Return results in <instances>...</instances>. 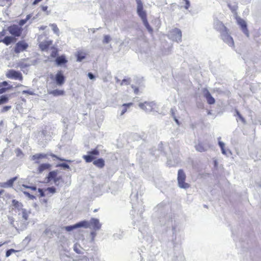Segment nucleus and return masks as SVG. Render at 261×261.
<instances>
[{
  "instance_id": "obj_1",
  "label": "nucleus",
  "mask_w": 261,
  "mask_h": 261,
  "mask_svg": "<svg viewBox=\"0 0 261 261\" xmlns=\"http://www.w3.org/2000/svg\"><path fill=\"white\" fill-rule=\"evenodd\" d=\"M136 2L137 4V13L138 15L141 18L143 24L148 31V32L152 34L153 33V29L150 26L147 18V14L143 10V4L141 0H136Z\"/></svg>"
},
{
  "instance_id": "obj_2",
  "label": "nucleus",
  "mask_w": 261,
  "mask_h": 261,
  "mask_svg": "<svg viewBox=\"0 0 261 261\" xmlns=\"http://www.w3.org/2000/svg\"><path fill=\"white\" fill-rule=\"evenodd\" d=\"M23 187L34 191L35 195L39 197H44L46 195H48V194H53L56 191V190L54 187L47 188L44 192L41 189H38L37 190V188L35 186H27L23 185Z\"/></svg>"
},
{
  "instance_id": "obj_3",
  "label": "nucleus",
  "mask_w": 261,
  "mask_h": 261,
  "mask_svg": "<svg viewBox=\"0 0 261 261\" xmlns=\"http://www.w3.org/2000/svg\"><path fill=\"white\" fill-rule=\"evenodd\" d=\"M30 214L31 212L25 209H18V219L20 225L25 226L28 224Z\"/></svg>"
},
{
  "instance_id": "obj_4",
  "label": "nucleus",
  "mask_w": 261,
  "mask_h": 261,
  "mask_svg": "<svg viewBox=\"0 0 261 261\" xmlns=\"http://www.w3.org/2000/svg\"><path fill=\"white\" fill-rule=\"evenodd\" d=\"M223 30L221 33L222 39L230 46H234V42L232 38L228 34V30L222 23L221 24Z\"/></svg>"
},
{
  "instance_id": "obj_5",
  "label": "nucleus",
  "mask_w": 261,
  "mask_h": 261,
  "mask_svg": "<svg viewBox=\"0 0 261 261\" xmlns=\"http://www.w3.org/2000/svg\"><path fill=\"white\" fill-rule=\"evenodd\" d=\"M186 176L182 169H179L178 171L177 180L179 186L181 188L187 189L189 188V184L185 182Z\"/></svg>"
},
{
  "instance_id": "obj_6",
  "label": "nucleus",
  "mask_w": 261,
  "mask_h": 261,
  "mask_svg": "<svg viewBox=\"0 0 261 261\" xmlns=\"http://www.w3.org/2000/svg\"><path fill=\"white\" fill-rule=\"evenodd\" d=\"M99 155V150L96 149H93L91 151L88 152V154L84 155L83 159L85 161L86 163H90L94 161L96 158L97 156Z\"/></svg>"
},
{
  "instance_id": "obj_7",
  "label": "nucleus",
  "mask_w": 261,
  "mask_h": 261,
  "mask_svg": "<svg viewBox=\"0 0 261 261\" xmlns=\"http://www.w3.org/2000/svg\"><path fill=\"white\" fill-rule=\"evenodd\" d=\"M62 179V178L61 176H58V173L56 171L49 172L47 176V181L48 182L53 180L54 184L57 186L59 185V181Z\"/></svg>"
},
{
  "instance_id": "obj_8",
  "label": "nucleus",
  "mask_w": 261,
  "mask_h": 261,
  "mask_svg": "<svg viewBox=\"0 0 261 261\" xmlns=\"http://www.w3.org/2000/svg\"><path fill=\"white\" fill-rule=\"evenodd\" d=\"M90 226V223L87 221H81L73 225L67 226L65 227V229L67 231H70L79 227H83L85 228H88Z\"/></svg>"
},
{
  "instance_id": "obj_9",
  "label": "nucleus",
  "mask_w": 261,
  "mask_h": 261,
  "mask_svg": "<svg viewBox=\"0 0 261 261\" xmlns=\"http://www.w3.org/2000/svg\"><path fill=\"white\" fill-rule=\"evenodd\" d=\"M154 103L152 102L145 101L143 103H140L139 105V107L146 112L152 111L153 109Z\"/></svg>"
},
{
  "instance_id": "obj_10",
  "label": "nucleus",
  "mask_w": 261,
  "mask_h": 261,
  "mask_svg": "<svg viewBox=\"0 0 261 261\" xmlns=\"http://www.w3.org/2000/svg\"><path fill=\"white\" fill-rule=\"evenodd\" d=\"M55 80L56 84L59 86H62L64 84L65 77L61 70H59L57 72L55 75Z\"/></svg>"
},
{
  "instance_id": "obj_11",
  "label": "nucleus",
  "mask_w": 261,
  "mask_h": 261,
  "mask_svg": "<svg viewBox=\"0 0 261 261\" xmlns=\"http://www.w3.org/2000/svg\"><path fill=\"white\" fill-rule=\"evenodd\" d=\"M29 44L25 40H21L17 42V53L27 51Z\"/></svg>"
},
{
  "instance_id": "obj_12",
  "label": "nucleus",
  "mask_w": 261,
  "mask_h": 261,
  "mask_svg": "<svg viewBox=\"0 0 261 261\" xmlns=\"http://www.w3.org/2000/svg\"><path fill=\"white\" fill-rule=\"evenodd\" d=\"M48 155L45 153H37L32 156V160L34 161L36 164H39L43 159H47Z\"/></svg>"
},
{
  "instance_id": "obj_13",
  "label": "nucleus",
  "mask_w": 261,
  "mask_h": 261,
  "mask_svg": "<svg viewBox=\"0 0 261 261\" xmlns=\"http://www.w3.org/2000/svg\"><path fill=\"white\" fill-rule=\"evenodd\" d=\"M51 165L49 163H42L40 164L37 168L36 172L38 174H41L45 171L50 169Z\"/></svg>"
},
{
  "instance_id": "obj_14",
  "label": "nucleus",
  "mask_w": 261,
  "mask_h": 261,
  "mask_svg": "<svg viewBox=\"0 0 261 261\" xmlns=\"http://www.w3.org/2000/svg\"><path fill=\"white\" fill-rule=\"evenodd\" d=\"M238 23L240 25L242 31L247 36H249V31L247 28V24L245 20L241 18L238 19Z\"/></svg>"
},
{
  "instance_id": "obj_15",
  "label": "nucleus",
  "mask_w": 261,
  "mask_h": 261,
  "mask_svg": "<svg viewBox=\"0 0 261 261\" xmlns=\"http://www.w3.org/2000/svg\"><path fill=\"white\" fill-rule=\"evenodd\" d=\"M16 179V177H14L6 182H0V187L4 188H11L13 186Z\"/></svg>"
},
{
  "instance_id": "obj_16",
  "label": "nucleus",
  "mask_w": 261,
  "mask_h": 261,
  "mask_svg": "<svg viewBox=\"0 0 261 261\" xmlns=\"http://www.w3.org/2000/svg\"><path fill=\"white\" fill-rule=\"evenodd\" d=\"M195 149L200 152H205L207 150L206 145L203 142L199 141L198 143L195 145Z\"/></svg>"
},
{
  "instance_id": "obj_17",
  "label": "nucleus",
  "mask_w": 261,
  "mask_h": 261,
  "mask_svg": "<svg viewBox=\"0 0 261 261\" xmlns=\"http://www.w3.org/2000/svg\"><path fill=\"white\" fill-rule=\"evenodd\" d=\"M52 41H45L39 43V46L42 51L47 50L52 44Z\"/></svg>"
},
{
  "instance_id": "obj_18",
  "label": "nucleus",
  "mask_w": 261,
  "mask_h": 261,
  "mask_svg": "<svg viewBox=\"0 0 261 261\" xmlns=\"http://www.w3.org/2000/svg\"><path fill=\"white\" fill-rule=\"evenodd\" d=\"M204 97L207 100V102L210 105H213L215 102V98L211 95L210 92L205 90V93H204Z\"/></svg>"
},
{
  "instance_id": "obj_19",
  "label": "nucleus",
  "mask_w": 261,
  "mask_h": 261,
  "mask_svg": "<svg viewBox=\"0 0 261 261\" xmlns=\"http://www.w3.org/2000/svg\"><path fill=\"white\" fill-rule=\"evenodd\" d=\"M11 88L7 82L0 83V94L5 93L7 90Z\"/></svg>"
},
{
  "instance_id": "obj_20",
  "label": "nucleus",
  "mask_w": 261,
  "mask_h": 261,
  "mask_svg": "<svg viewBox=\"0 0 261 261\" xmlns=\"http://www.w3.org/2000/svg\"><path fill=\"white\" fill-rule=\"evenodd\" d=\"M56 63L57 65L60 66L62 64H65L67 63L68 61L64 55L58 57L56 59Z\"/></svg>"
},
{
  "instance_id": "obj_21",
  "label": "nucleus",
  "mask_w": 261,
  "mask_h": 261,
  "mask_svg": "<svg viewBox=\"0 0 261 261\" xmlns=\"http://www.w3.org/2000/svg\"><path fill=\"white\" fill-rule=\"evenodd\" d=\"M90 224L95 230H98L101 227V224L97 219L92 218L90 220Z\"/></svg>"
},
{
  "instance_id": "obj_22",
  "label": "nucleus",
  "mask_w": 261,
  "mask_h": 261,
  "mask_svg": "<svg viewBox=\"0 0 261 261\" xmlns=\"http://www.w3.org/2000/svg\"><path fill=\"white\" fill-rule=\"evenodd\" d=\"M93 164L94 165H95L96 167L99 168H102L105 165V161L102 158H99L97 160H95L93 161Z\"/></svg>"
},
{
  "instance_id": "obj_23",
  "label": "nucleus",
  "mask_w": 261,
  "mask_h": 261,
  "mask_svg": "<svg viewBox=\"0 0 261 261\" xmlns=\"http://www.w3.org/2000/svg\"><path fill=\"white\" fill-rule=\"evenodd\" d=\"M133 105V103L129 102L127 103H124L122 106V110L120 113V115H123L127 110V109Z\"/></svg>"
},
{
  "instance_id": "obj_24",
  "label": "nucleus",
  "mask_w": 261,
  "mask_h": 261,
  "mask_svg": "<svg viewBox=\"0 0 261 261\" xmlns=\"http://www.w3.org/2000/svg\"><path fill=\"white\" fill-rule=\"evenodd\" d=\"M76 57L77 61L81 62L86 57V53L83 51H78L76 53Z\"/></svg>"
},
{
  "instance_id": "obj_25",
  "label": "nucleus",
  "mask_w": 261,
  "mask_h": 261,
  "mask_svg": "<svg viewBox=\"0 0 261 261\" xmlns=\"http://www.w3.org/2000/svg\"><path fill=\"white\" fill-rule=\"evenodd\" d=\"M49 93L55 96H57L64 95L65 92L63 90L56 89L49 92Z\"/></svg>"
},
{
  "instance_id": "obj_26",
  "label": "nucleus",
  "mask_w": 261,
  "mask_h": 261,
  "mask_svg": "<svg viewBox=\"0 0 261 261\" xmlns=\"http://www.w3.org/2000/svg\"><path fill=\"white\" fill-rule=\"evenodd\" d=\"M173 35L176 36V39H178L180 40L181 38V31L177 28L173 30Z\"/></svg>"
},
{
  "instance_id": "obj_27",
  "label": "nucleus",
  "mask_w": 261,
  "mask_h": 261,
  "mask_svg": "<svg viewBox=\"0 0 261 261\" xmlns=\"http://www.w3.org/2000/svg\"><path fill=\"white\" fill-rule=\"evenodd\" d=\"M14 40V38L10 36L5 37L4 39L2 40V42L6 45L11 44Z\"/></svg>"
},
{
  "instance_id": "obj_28",
  "label": "nucleus",
  "mask_w": 261,
  "mask_h": 261,
  "mask_svg": "<svg viewBox=\"0 0 261 261\" xmlns=\"http://www.w3.org/2000/svg\"><path fill=\"white\" fill-rule=\"evenodd\" d=\"M7 76L10 79H16V71L10 70L7 73Z\"/></svg>"
},
{
  "instance_id": "obj_29",
  "label": "nucleus",
  "mask_w": 261,
  "mask_h": 261,
  "mask_svg": "<svg viewBox=\"0 0 261 261\" xmlns=\"http://www.w3.org/2000/svg\"><path fill=\"white\" fill-rule=\"evenodd\" d=\"M8 30L11 34L15 37L16 36V25H13L8 27Z\"/></svg>"
},
{
  "instance_id": "obj_30",
  "label": "nucleus",
  "mask_w": 261,
  "mask_h": 261,
  "mask_svg": "<svg viewBox=\"0 0 261 261\" xmlns=\"http://www.w3.org/2000/svg\"><path fill=\"white\" fill-rule=\"evenodd\" d=\"M50 26L52 28L53 31L55 33L58 34L59 33V29L58 28L56 24L53 23L50 24Z\"/></svg>"
},
{
  "instance_id": "obj_31",
  "label": "nucleus",
  "mask_w": 261,
  "mask_h": 261,
  "mask_svg": "<svg viewBox=\"0 0 261 261\" xmlns=\"http://www.w3.org/2000/svg\"><path fill=\"white\" fill-rule=\"evenodd\" d=\"M11 0H0V6H5L9 5L11 4Z\"/></svg>"
},
{
  "instance_id": "obj_32",
  "label": "nucleus",
  "mask_w": 261,
  "mask_h": 261,
  "mask_svg": "<svg viewBox=\"0 0 261 261\" xmlns=\"http://www.w3.org/2000/svg\"><path fill=\"white\" fill-rule=\"evenodd\" d=\"M6 35V30H3L2 32H0V42H2V40L4 39Z\"/></svg>"
},
{
  "instance_id": "obj_33",
  "label": "nucleus",
  "mask_w": 261,
  "mask_h": 261,
  "mask_svg": "<svg viewBox=\"0 0 261 261\" xmlns=\"http://www.w3.org/2000/svg\"><path fill=\"white\" fill-rule=\"evenodd\" d=\"M53 50L51 51V53L50 54V56L53 58L56 57L58 55V49L55 47H53Z\"/></svg>"
},
{
  "instance_id": "obj_34",
  "label": "nucleus",
  "mask_w": 261,
  "mask_h": 261,
  "mask_svg": "<svg viewBox=\"0 0 261 261\" xmlns=\"http://www.w3.org/2000/svg\"><path fill=\"white\" fill-rule=\"evenodd\" d=\"M130 83L129 79H123L120 83V85H128Z\"/></svg>"
},
{
  "instance_id": "obj_35",
  "label": "nucleus",
  "mask_w": 261,
  "mask_h": 261,
  "mask_svg": "<svg viewBox=\"0 0 261 261\" xmlns=\"http://www.w3.org/2000/svg\"><path fill=\"white\" fill-rule=\"evenodd\" d=\"M8 99V98L5 96H2L0 97V104L4 103L6 102H7Z\"/></svg>"
},
{
  "instance_id": "obj_36",
  "label": "nucleus",
  "mask_w": 261,
  "mask_h": 261,
  "mask_svg": "<svg viewBox=\"0 0 261 261\" xmlns=\"http://www.w3.org/2000/svg\"><path fill=\"white\" fill-rule=\"evenodd\" d=\"M30 18V16L29 15H28L27 16V18L25 19H22V20H21L19 22V25L21 27L24 24H25L26 23V22L27 21V20Z\"/></svg>"
},
{
  "instance_id": "obj_37",
  "label": "nucleus",
  "mask_w": 261,
  "mask_h": 261,
  "mask_svg": "<svg viewBox=\"0 0 261 261\" xmlns=\"http://www.w3.org/2000/svg\"><path fill=\"white\" fill-rule=\"evenodd\" d=\"M16 251V250H15L13 249H11L7 250L6 252V257L9 256L12 253H15Z\"/></svg>"
},
{
  "instance_id": "obj_38",
  "label": "nucleus",
  "mask_w": 261,
  "mask_h": 261,
  "mask_svg": "<svg viewBox=\"0 0 261 261\" xmlns=\"http://www.w3.org/2000/svg\"><path fill=\"white\" fill-rule=\"evenodd\" d=\"M49 155L52 158H55L57 160H59V161H65V160L63 159H62V158H60V157H58V156H57L56 155L53 154V153H50L49 154Z\"/></svg>"
},
{
  "instance_id": "obj_39",
  "label": "nucleus",
  "mask_w": 261,
  "mask_h": 261,
  "mask_svg": "<svg viewBox=\"0 0 261 261\" xmlns=\"http://www.w3.org/2000/svg\"><path fill=\"white\" fill-rule=\"evenodd\" d=\"M219 145L220 147H221L222 153L223 154H225L226 152L224 150V144L222 142H219Z\"/></svg>"
},
{
  "instance_id": "obj_40",
  "label": "nucleus",
  "mask_w": 261,
  "mask_h": 261,
  "mask_svg": "<svg viewBox=\"0 0 261 261\" xmlns=\"http://www.w3.org/2000/svg\"><path fill=\"white\" fill-rule=\"evenodd\" d=\"M57 167H62L65 169H69V166L65 163H62L58 165Z\"/></svg>"
},
{
  "instance_id": "obj_41",
  "label": "nucleus",
  "mask_w": 261,
  "mask_h": 261,
  "mask_svg": "<svg viewBox=\"0 0 261 261\" xmlns=\"http://www.w3.org/2000/svg\"><path fill=\"white\" fill-rule=\"evenodd\" d=\"M110 40H111L110 37L108 35H106L104 36L103 42V43H108L109 42Z\"/></svg>"
},
{
  "instance_id": "obj_42",
  "label": "nucleus",
  "mask_w": 261,
  "mask_h": 261,
  "mask_svg": "<svg viewBox=\"0 0 261 261\" xmlns=\"http://www.w3.org/2000/svg\"><path fill=\"white\" fill-rule=\"evenodd\" d=\"M183 1L185 2V8L186 9H189V8L190 7V2L189 1V0H183Z\"/></svg>"
},
{
  "instance_id": "obj_43",
  "label": "nucleus",
  "mask_w": 261,
  "mask_h": 261,
  "mask_svg": "<svg viewBox=\"0 0 261 261\" xmlns=\"http://www.w3.org/2000/svg\"><path fill=\"white\" fill-rule=\"evenodd\" d=\"M236 114H237V115L239 117V118L242 120V122H244L245 121V119L244 118L242 117V116L241 115V114L240 113V112L238 111V110H236Z\"/></svg>"
},
{
  "instance_id": "obj_44",
  "label": "nucleus",
  "mask_w": 261,
  "mask_h": 261,
  "mask_svg": "<svg viewBox=\"0 0 261 261\" xmlns=\"http://www.w3.org/2000/svg\"><path fill=\"white\" fill-rule=\"evenodd\" d=\"M74 250L77 253L80 254L81 253V250L78 248L77 247V244H75L74 246Z\"/></svg>"
},
{
  "instance_id": "obj_45",
  "label": "nucleus",
  "mask_w": 261,
  "mask_h": 261,
  "mask_svg": "<svg viewBox=\"0 0 261 261\" xmlns=\"http://www.w3.org/2000/svg\"><path fill=\"white\" fill-rule=\"evenodd\" d=\"M133 88H134V93L136 94H138L139 93V88H137V87H133Z\"/></svg>"
},
{
  "instance_id": "obj_46",
  "label": "nucleus",
  "mask_w": 261,
  "mask_h": 261,
  "mask_svg": "<svg viewBox=\"0 0 261 261\" xmlns=\"http://www.w3.org/2000/svg\"><path fill=\"white\" fill-rule=\"evenodd\" d=\"M22 29L17 27V37L19 36L21 34Z\"/></svg>"
},
{
  "instance_id": "obj_47",
  "label": "nucleus",
  "mask_w": 261,
  "mask_h": 261,
  "mask_svg": "<svg viewBox=\"0 0 261 261\" xmlns=\"http://www.w3.org/2000/svg\"><path fill=\"white\" fill-rule=\"evenodd\" d=\"M11 108V107H8V106H6V107H4L3 109H2V112H6L7 111H8L9 109H10Z\"/></svg>"
},
{
  "instance_id": "obj_48",
  "label": "nucleus",
  "mask_w": 261,
  "mask_h": 261,
  "mask_svg": "<svg viewBox=\"0 0 261 261\" xmlns=\"http://www.w3.org/2000/svg\"><path fill=\"white\" fill-rule=\"evenodd\" d=\"M88 76L91 80L94 79V77H95L94 75L92 73H90V72L88 73Z\"/></svg>"
},
{
  "instance_id": "obj_49",
  "label": "nucleus",
  "mask_w": 261,
  "mask_h": 261,
  "mask_svg": "<svg viewBox=\"0 0 261 261\" xmlns=\"http://www.w3.org/2000/svg\"><path fill=\"white\" fill-rule=\"evenodd\" d=\"M22 79V75L20 72H17V80H21Z\"/></svg>"
},
{
  "instance_id": "obj_50",
  "label": "nucleus",
  "mask_w": 261,
  "mask_h": 261,
  "mask_svg": "<svg viewBox=\"0 0 261 261\" xmlns=\"http://www.w3.org/2000/svg\"><path fill=\"white\" fill-rule=\"evenodd\" d=\"M47 28V26H45V25H42L41 26L40 28H39V29L40 30H44L45 29H46V28Z\"/></svg>"
},
{
  "instance_id": "obj_51",
  "label": "nucleus",
  "mask_w": 261,
  "mask_h": 261,
  "mask_svg": "<svg viewBox=\"0 0 261 261\" xmlns=\"http://www.w3.org/2000/svg\"><path fill=\"white\" fill-rule=\"evenodd\" d=\"M47 6H42V10L43 11H46L47 10Z\"/></svg>"
},
{
  "instance_id": "obj_52",
  "label": "nucleus",
  "mask_w": 261,
  "mask_h": 261,
  "mask_svg": "<svg viewBox=\"0 0 261 261\" xmlns=\"http://www.w3.org/2000/svg\"><path fill=\"white\" fill-rule=\"evenodd\" d=\"M24 193L26 195H28L29 196V197H31V195L27 192H24Z\"/></svg>"
},
{
  "instance_id": "obj_53",
  "label": "nucleus",
  "mask_w": 261,
  "mask_h": 261,
  "mask_svg": "<svg viewBox=\"0 0 261 261\" xmlns=\"http://www.w3.org/2000/svg\"><path fill=\"white\" fill-rule=\"evenodd\" d=\"M3 192H4L3 190H1L0 191V195L2 194L3 193Z\"/></svg>"
},
{
  "instance_id": "obj_54",
  "label": "nucleus",
  "mask_w": 261,
  "mask_h": 261,
  "mask_svg": "<svg viewBox=\"0 0 261 261\" xmlns=\"http://www.w3.org/2000/svg\"><path fill=\"white\" fill-rule=\"evenodd\" d=\"M4 243H0V247L2 246Z\"/></svg>"
},
{
  "instance_id": "obj_55",
  "label": "nucleus",
  "mask_w": 261,
  "mask_h": 261,
  "mask_svg": "<svg viewBox=\"0 0 261 261\" xmlns=\"http://www.w3.org/2000/svg\"><path fill=\"white\" fill-rule=\"evenodd\" d=\"M15 202V200H13V202L14 203Z\"/></svg>"
},
{
  "instance_id": "obj_56",
  "label": "nucleus",
  "mask_w": 261,
  "mask_h": 261,
  "mask_svg": "<svg viewBox=\"0 0 261 261\" xmlns=\"http://www.w3.org/2000/svg\"><path fill=\"white\" fill-rule=\"evenodd\" d=\"M26 92H27V91H23V93H26Z\"/></svg>"
}]
</instances>
